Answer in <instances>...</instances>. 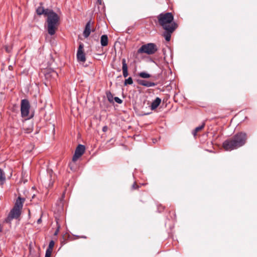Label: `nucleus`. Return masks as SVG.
Wrapping results in <instances>:
<instances>
[{"label": "nucleus", "mask_w": 257, "mask_h": 257, "mask_svg": "<svg viewBox=\"0 0 257 257\" xmlns=\"http://www.w3.org/2000/svg\"><path fill=\"white\" fill-rule=\"evenodd\" d=\"M137 82L139 84L147 87L155 86L157 85L154 82H149L144 79H138Z\"/></svg>", "instance_id": "obj_11"}, {"label": "nucleus", "mask_w": 257, "mask_h": 257, "mask_svg": "<svg viewBox=\"0 0 257 257\" xmlns=\"http://www.w3.org/2000/svg\"><path fill=\"white\" fill-rule=\"evenodd\" d=\"M138 75L142 78H148L151 77V75L146 72H141Z\"/></svg>", "instance_id": "obj_18"}, {"label": "nucleus", "mask_w": 257, "mask_h": 257, "mask_svg": "<svg viewBox=\"0 0 257 257\" xmlns=\"http://www.w3.org/2000/svg\"><path fill=\"white\" fill-rule=\"evenodd\" d=\"M84 45L80 43L77 52V58L78 61L84 62L86 60L85 54L83 51Z\"/></svg>", "instance_id": "obj_7"}, {"label": "nucleus", "mask_w": 257, "mask_h": 257, "mask_svg": "<svg viewBox=\"0 0 257 257\" xmlns=\"http://www.w3.org/2000/svg\"><path fill=\"white\" fill-rule=\"evenodd\" d=\"M91 21L89 20L86 24L84 30L83 31V36L85 38H87L91 33Z\"/></svg>", "instance_id": "obj_12"}, {"label": "nucleus", "mask_w": 257, "mask_h": 257, "mask_svg": "<svg viewBox=\"0 0 257 257\" xmlns=\"http://www.w3.org/2000/svg\"><path fill=\"white\" fill-rule=\"evenodd\" d=\"M205 123H202V125L200 126H199L198 127H196L194 130H195V132H198L199 131H201L202 129H203L204 127Z\"/></svg>", "instance_id": "obj_22"}, {"label": "nucleus", "mask_w": 257, "mask_h": 257, "mask_svg": "<svg viewBox=\"0 0 257 257\" xmlns=\"http://www.w3.org/2000/svg\"><path fill=\"white\" fill-rule=\"evenodd\" d=\"M2 229H3L2 226L1 224H0V232H2Z\"/></svg>", "instance_id": "obj_33"}, {"label": "nucleus", "mask_w": 257, "mask_h": 257, "mask_svg": "<svg viewBox=\"0 0 257 257\" xmlns=\"http://www.w3.org/2000/svg\"><path fill=\"white\" fill-rule=\"evenodd\" d=\"M42 221V220H41V218H39L38 220H37V223H40Z\"/></svg>", "instance_id": "obj_30"}, {"label": "nucleus", "mask_w": 257, "mask_h": 257, "mask_svg": "<svg viewBox=\"0 0 257 257\" xmlns=\"http://www.w3.org/2000/svg\"><path fill=\"white\" fill-rule=\"evenodd\" d=\"M115 101L119 104H121L122 102V100L118 97H115L114 98Z\"/></svg>", "instance_id": "obj_24"}, {"label": "nucleus", "mask_w": 257, "mask_h": 257, "mask_svg": "<svg viewBox=\"0 0 257 257\" xmlns=\"http://www.w3.org/2000/svg\"><path fill=\"white\" fill-rule=\"evenodd\" d=\"M122 74L124 77H126L128 74V68L127 66L126 63V60L124 58L122 59Z\"/></svg>", "instance_id": "obj_13"}, {"label": "nucleus", "mask_w": 257, "mask_h": 257, "mask_svg": "<svg viewBox=\"0 0 257 257\" xmlns=\"http://www.w3.org/2000/svg\"><path fill=\"white\" fill-rule=\"evenodd\" d=\"M6 180V177L3 170L0 169V183L3 184Z\"/></svg>", "instance_id": "obj_17"}, {"label": "nucleus", "mask_w": 257, "mask_h": 257, "mask_svg": "<svg viewBox=\"0 0 257 257\" xmlns=\"http://www.w3.org/2000/svg\"><path fill=\"white\" fill-rule=\"evenodd\" d=\"M158 47L154 43H148L142 45L138 51L139 53H146L148 55L155 54L158 51Z\"/></svg>", "instance_id": "obj_4"}, {"label": "nucleus", "mask_w": 257, "mask_h": 257, "mask_svg": "<svg viewBox=\"0 0 257 257\" xmlns=\"http://www.w3.org/2000/svg\"><path fill=\"white\" fill-rule=\"evenodd\" d=\"M12 68H13V67H12L11 65H10V66H9V70H12Z\"/></svg>", "instance_id": "obj_32"}, {"label": "nucleus", "mask_w": 257, "mask_h": 257, "mask_svg": "<svg viewBox=\"0 0 257 257\" xmlns=\"http://www.w3.org/2000/svg\"><path fill=\"white\" fill-rule=\"evenodd\" d=\"M22 178H23V182L24 183H25L27 181V179H24V177H25V173H24L23 171L22 172Z\"/></svg>", "instance_id": "obj_27"}, {"label": "nucleus", "mask_w": 257, "mask_h": 257, "mask_svg": "<svg viewBox=\"0 0 257 257\" xmlns=\"http://www.w3.org/2000/svg\"><path fill=\"white\" fill-rule=\"evenodd\" d=\"M54 244V241L53 240H51L49 242L48 247L47 248L46 251H50V252L52 253Z\"/></svg>", "instance_id": "obj_20"}, {"label": "nucleus", "mask_w": 257, "mask_h": 257, "mask_svg": "<svg viewBox=\"0 0 257 257\" xmlns=\"http://www.w3.org/2000/svg\"><path fill=\"white\" fill-rule=\"evenodd\" d=\"M69 165V166H70V167L71 170H72V166H71V165H72V163H70Z\"/></svg>", "instance_id": "obj_34"}, {"label": "nucleus", "mask_w": 257, "mask_h": 257, "mask_svg": "<svg viewBox=\"0 0 257 257\" xmlns=\"http://www.w3.org/2000/svg\"><path fill=\"white\" fill-rule=\"evenodd\" d=\"M15 218H16V202L15 203L13 208L5 219V222L7 223L11 224L12 220Z\"/></svg>", "instance_id": "obj_8"}, {"label": "nucleus", "mask_w": 257, "mask_h": 257, "mask_svg": "<svg viewBox=\"0 0 257 257\" xmlns=\"http://www.w3.org/2000/svg\"><path fill=\"white\" fill-rule=\"evenodd\" d=\"M100 43L102 46L104 47L108 45V37L106 35H103L100 38Z\"/></svg>", "instance_id": "obj_16"}, {"label": "nucleus", "mask_w": 257, "mask_h": 257, "mask_svg": "<svg viewBox=\"0 0 257 257\" xmlns=\"http://www.w3.org/2000/svg\"><path fill=\"white\" fill-rule=\"evenodd\" d=\"M246 133L240 132L224 141L222 144L223 148L226 151L236 150L243 146L247 140Z\"/></svg>", "instance_id": "obj_2"}, {"label": "nucleus", "mask_w": 257, "mask_h": 257, "mask_svg": "<svg viewBox=\"0 0 257 257\" xmlns=\"http://www.w3.org/2000/svg\"><path fill=\"white\" fill-rule=\"evenodd\" d=\"M108 130V127L106 125L102 127V131L103 132H106Z\"/></svg>", "instance_id": "obj_28"}, {"label": "nucleus", "mask_w": 257, "mask_h": 257, "mask_svg": "<svg viewBox=\"0 0 257 257\" xmlns=\"http://www.w3.org/2000/svg\"><path fill=\"white\" fill-rule=\"evenodd\" d=\"M97 3H98L99 5H101V3H102V0H97Z\"/></svg>", "instance_id": "obj_31"}, {"label": "nucleus", "mask_w": 257, "mask_h": 257, "mask_svg": "<svg viewBox=\"0 0 257 257\" xmlns=\"http://www.w3.org/2000/svg\"><path fill=\"white\" fill-rule=\"evenodd\" d=\"M47 17L46 23L47 24L48 33L50 35H53L59 26L60 17L53 10L47 14Z\"/></svg>", "instance_id": "obj_3"}, {"label": "nucleus", "mask_w": 257, "mask_h": 257, "mask_svg": "<svg viewBox=\"0 0 257 257\" xmlns=\"http://www.w3.org/2000/svg\"><path fill=\"white\" fill-rule=\"evenodd\" d=\"M161 102V99L159 97H157L151 104V109L154 110L156 109Z\"/></svg>", "instance_id": "obj_15"}, {"label": "nucleus", "mask_w": 257, "mask_h": 257, "mask_svg": "<svg viewBox=\"0 0 257 257\" xmlns=\"http://www.w3.org/2000/svg\"><path fill=\"white\" fill-rule=\"evenodd\" d=\"M58 76V73L52 69H48L45 72V77L50 81L54 80Z\"/></svg>", "instance_id": "obj_9"}, {"label": "nucleus", "mask_w": 257, "mask_h": 257, "mask_svg": "<svg viewBox=\"0 0 257 257\" xmlns=\"http://www.w3.org/2000/svg\"><path fill=\"white\" fill-rule=\"evenodd\" d=\"M12 49V46L11 45H10V46L6 45L5 46V50H6V52L9 53L11 52Z\"/></svg>", "instance_id": "obj_23"}, {"label": "nucleus", "mask_w": 257, "mask_h": 257, "mask_svg": "<svg viewBox=\"0 0 257 257\" xmlns=\"http://www.w3.org/2000/svg\"><path fill=\"white\" fill-rule=\"evenodd\" d=\"M25 201V198L24 197L18 196L17 198V219L21 215V209L23 208V203H24Z\"/></svg>", "instance_id": "obj_10"}, {"label": "nucleus", "mask_w": 257, "mask_h": 257, "mask_svg": "<svg viewBox=\"0 0 257 257\" xmlns=\"http://www.w3.org/2000/svg\"><path fill=\"white\" fill-rule=\"evenodd\" d=\"M133 83V80L132 77H130L127 79H126L124 82V85H127L128 84L131 85Z\"/></svg>", "instance_id": "obj_21"}, {"label": "nucleus", "mask_w": 257, "mask_h": 257, "mask_svg": "<svg viewBox=\"0 0 257 257\" xmlns=\"http://www.w3.org/2000/svg\"><path fill=\"white\" fill-rule=\"evenodd\" d=\"M30 252L31 253V252H32V250H31V248H30Z\"/></svg>", "instance_id": "obj_36"}, {"label": "nucleus", "mask_w": 257, "mask_h": 257, "mask_svg": "<svg viewBox=\"0 0 257 257\" xmlns=\"http://www.w3.org/2000/svg\"><path fill=\"white\" fill-rule=\"evenodd\" d=\"M197 133V132H195V130H194L192 132V134H193V135L194 136V137H195L196 136Z\"/></svg>", "instance_id": "obj_29"}, {"label": "nucleus", "mask_w": 257, "mask_h": 257, "mask_svg": "<svg viewBox=\"0 0 257 257\" xmlns=\"http://www.w3.org/2000/svg\"><path fill=\"white\" fill-rule=\"evenodd\" d=\"M139 188V186L136 183H134L132 186V189H136Z\"/></svg>", "instance_id": "obj_25"}, {"label": "nucleus", "mask_w": 257, "mask_h": 257, "mask_svg": "<svg viewBox=\"0 0 257 257\" xmlns=\"http://www.w3.org/2000/svg\"><path fill=\"white\" fill-rule=\"evenodd\" d=\"M59 227H58V229H59ZM58 231V230H57L56 231V232H55V234H56L57 233Z\"/></svg>", "instance_id": "obj_35"}, {"label": "nucleus", "mask_w": 257, "mask_h": 257, "mask_svg": "<svg viewBox=\"0 0 257 257\" xmlns=\"http://www.w3.org/2000/svg\"><path fill=\"white\" fill-rule=\"evenodd\" d=\"M30 105L27 99H23L21 103V116L25 119H30L31 116L29 115Z\"/></svg>", "instance_id": "obj_5"}, {"label": "nucleus", "mask_w": 257, "mask_h": 257, "mask_svg": "<svg viewBox=\"0 0 257 257\" xmlns=\"http://www.w3.org/2000/svg\"><path fill=\"white\" fill-rule=\"evenodd\" d=\"M106 94L108 101L110 103L113 102L114 98L112 94L110 91H108L106 92Z\"/></svg>", "instance_id": "obj_19"}, {"label": "nucleus", "mask_w": 257, "mask_h": 257, "mask_svg": "<svg viewBox=\"0 0 257 257\" xmlns=\"http://www.w3.org/2000/svg\"><path fill=\"white\" fill-rule=\"evenodd\" d=\"M85 147L84 145H79L75 151V153L72 158V161L76 162L84 153Z\"/></svg>", "instance_id": "obj_6"}, {"label": "nucleus", "mask_w": 257, "mask_h": 257, "mask_svg": "<svg viewBox=\"0 0 257 257\" xmlns=\"http://www.w3.org/2000/svg\"><path fill=\"white\" fill-rule=\"evenodd\" d=\"M159 24L163 28L165 32L163 36L169 42L171 40V35L177 28L178 25L173 22L174 16L171 13H161L157 16Z\"/></svg>", "instance_id": "obj_1"}, {"label": "nucleus", "mask_w": 257, "mask_h": 257, "mask_svg": "<svg viewBox=\"0 0 257 257\" xmlns=\"http://www.w3.org/2000/svg\"><path fill=\"white\" fill-rule=\"evenodd\" d=\"M51 11V10L49 9H44L42 7H39L36 10V12L38 15H44L46 16Z\"/></svg>", "instance_id": "obj_14"}, {"label": "nucleus", "mask_w": 257, "mask_h": 257, "mask_svg": "<svg viewBox=\"0 0 257 257\" xmlns=\"http://www.w3.org/2000/svg\"><path fill=\"white\" fill-rule=\"evenodd\" d=\"M51 252H50V251H46L45 257H51Z\"/></svg>", "instance_id": "obj_26"}]
</instances>
